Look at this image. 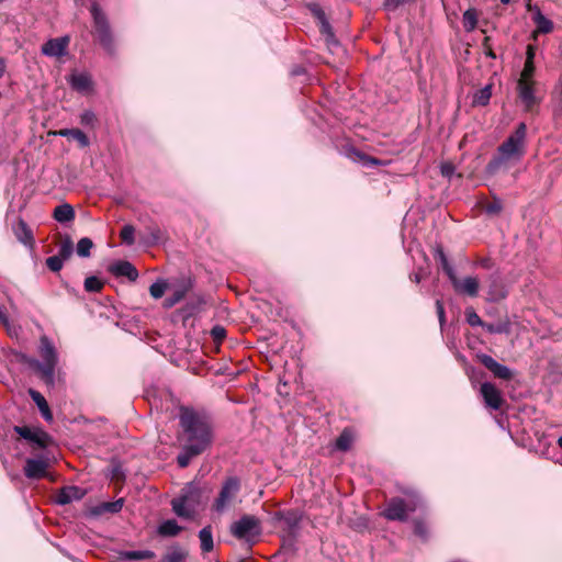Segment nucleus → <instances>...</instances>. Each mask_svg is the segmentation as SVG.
Returning a JSON list of instances; mask_svg holds the SVG:
<instances>
[{
	"label": "nucleus",
	"instance_id": "f257e3e1",
	"mask_svg": "<svg viewBox=\"0 0 562 562\" xmlns=\"http://www.w3.org/2000/svg\"><path fill=\"white\" fill-rule=\"evenodd\" d=\"M180 426L186 436V443L195 453H202L212 441V429L205 417L192 409L182 408Z\"/></svg>",
	"mask_w": 562,
	"mask_h": 562
},
{
	"label": "nucleus",
	"instance_id": "f03ea898",
	"mask_svg": "<svg viewBox=\"0 0 562 562\" xmlns=\"http://www.w3.org/2000/svg\"><path fill=\"white\" fill-rule=\"evenodd\" d=\"M527 125L521 122L514 133L497 148V154L490 160L486 171L490 175L496 173L507 162L519 161L526 154Z\"/></svg>",
	"mask_w": 562,
	"mask_h": 562
},
{
	"label": "nucleus",
	"instance_id": "7ed1b4c3",
	"mask_svg": "<svg viewBox=\"0 0 562 562\" xmlns=\"http://www.w3.org/2000/svg\"><path fill=\"white\" fill-rule=\"evenodd\" d=\"M40 353L43 362L36 359H29L30 367L40 372L42 379L53 385L55 382V369L57 366V352L53 342L47 337L41 338Z\"/></svg>",
	"mask_w": 562,
	"mask_h": 562
},
{
	"label": "nucleus",
	"instance_id": "20e7f679",
	"mask_svg": "<svg viewBox=\"0 0 562 562\" xmlns=\"http://www.w3.org/2000/svg\"><path fill=\"white\" fill-rule=\"evenodd\" d=\"M203 505L202 492L189 484L178 497L171 501L173 513L181 518H193Z\"/></svg>",
	"mask_w": 562,
	"mask_h": 562
},
{
	"label": "nucleus",
	"instance_id": "39448f33",
	"mask_svg": "<svg viewBox=\"0 0 562 562\" xmlns=\"http://www.w3.org/2000/svg\"><path fill=\"white\" fill-rule=\"evenodd\" d=\"M229 531L236 539L254 546L262 533V526L256 516L244 515L231 525Z\"/></svg>",
	"mask_w": 562,
	"mask_h": 562
},
{
	"label": "nucleus",
	"instance_id": "423d86ee",
	"mask_svg": "<svg viewBox=\"0 0 562 562\" xmlns=\"http://www.w3.org/2000/svg\"><path fill=\"white\" fill-rule=\"evenodd\" d=\"M240 481L235 476L226 479L220 490L218 496L213 503V510L223 514L240 503Z\"/></svg>",
	"mask_w": 562,
	"mask_h": 562
},
{
	"label": "nucleus",
	"instance_id": "0eeeda50",
	"mask_svg": "<svg viewBox=\"0 0 562 562\" xmlns=\"http://www.w3.org/2000/svg\"><path fill=\"white\" fill-rule=\"evenodd\" d=\"M90 12L93 19L95 34L103 48L109 52H114V40L110 30V25L105 14L102 12L98 3H92Z\"/></svg>",
	"mask_w": 562,
	"mask_h": 562
},
{
	"label": "nucleus",
	"instance_id": "6e6552de",
	"mask_svg": "<svg viewBox=\"0 0 562 562\" xmlns=\"http://www.w3.org/2000/svg\"><path fill=\"white\" fill-rule=\"evenodd\" d=\"M420 503V498L416 494H412L407 501L403 498H392L385 510L384 516L389 520L405 521L408 513L415 512Z\"/></svg>",
	"mask_w": 562,
	"mask_h": 562
},
{
	"label": "nucleus",
	"instance_id": "1a4fd4ad",
	"mask_svg": "<svg viewBox=\"0 0 562 562\" xmlns=\"http://www.w3.org/2000/svg\"><path fill=\"white\" fill-rule=\"evenodd\" d=\"M537 85L536 80L518 79L517 81L518 97L524 103L526 110H531L539 103V99L536 95Z\"/></svg>",
	"mask_w": 562,
	"mask_h": 562
},
{
	"label": "nucleus",
	"instance_id": "9d476101",
	"mask_svg": "<svg viewBox=\"0 0 562 562\" xmlns=\"http://www.w3.org/2000/svg\"><path fill=\"white\" fill-rule=\"evenodd\" d=\"M274 520L281 524V528L288 537H295L301 522V515L296 510L278 512L274 514Z\"/></svg>",
	"mask_w": 562,
	"mask_h": 562
},
{
	"label": "nucleus",
	"instance_id": "9b49d317",
	"mask_svg": "<svg viewBox=\"0 0 562 562\" xmlns=\"http://www.w3.org/2000/svg\"><path fill=\"white\" fill-rule=\"evenodd\" d=\"M449 280L456 292L460 294L475 297L479 293L480 282L475 277H465L463 279H459L454 273L453 277H451Z\"/></svg>",
	"mask_w": 562,
	"mask_h": 562
},
{
	"label": "nucleus",
	"instance_id": "f8f14e48",
	"mask_svg": "<svg viewBox=\"0 0 562 562\" xmlns=\"http://www.w3.org/2000/svg\"><path fill=\"white\" fill-rule=\"evenodd\" d=\"M481 396L486 405V407L497 411L502 407L504 403V398L502 396L501 391L492 383L484 382L480 387Z\"/></svg>",
	"mask_w": 562,
	"mask_h": 562
},
{
	"label": "nucleus",
	"instance_id": "ddd939ff",
	"mask_svg": "<svg viewBox=\"0 0 562 562\" xmlns=\"http://www.w3.org/2000/svg\"><path fill=\"white\" fill-rule=\"evenodd\" d=\"M69 37L52 38L42 46V54L48 57H61L66 55Z\"/></svg>",
	"mask_w": 562,
	"mask_h": 562
},
{
	"label": "nucleus",
	"instance_id": "4468645a",
	"mask_svg": "<svg viewBox=\"0 0 562 562\" xmlns=\"http://www.w3.org/2000/svg\"><path fill=\"white\" fill-rule=\"evenodd\" d=\"M14 430L25 440L36 443L40 448H45L48 441V435L38 429H32L26 426H15Z\"/></svg>",
	"mask_w": 562,
	"mask_h": 562
},
{
	"label": "nucleus",
	"instance_id": "2eb2a0df",
	"mask_svg": "<svg viewBox=\"0 0 562 562\" xmlns=\"http://www.w3.org/2000/svg\"><path fill=\"white\" fill-rule=\"evenodd\" d=\"M480 361L484 364L493 374L503 380H510L513 378L512 370L497 362L494 358L488 355L479 356Z\"/></svg>",
	"mask_w": 562,
	"mask_h": 562
},
{
	"label": "nucleus",
	"instance_id": "dca6fc26",
	"mask_svg": "<svg viewBox=\"0 0 562 562\" xmlns=\"http://www.w3.org/2000/svg\"><path fill=\"white\" fill-rule=\"evenodd\" d=\"M48 463L44 459H27L24 467V474L29 479H41L46 475Z\"/></svg>",
	"mask_w": 562,
	"mask_h": 562
},
{
	"label": "nucleus",
	"instance_id": "f3484780",
	"mask_svg": "<svg viewBox=\"0 0 562 562\" xmlns=\"http://www.w3.org/2000/svg\"><path fill=\"white\" fill-rule=\"evenodd\" d=\"M190 284L187 282H181L179 284H169V291H171V294L167 296L164 301V307L171 308L177 303H179L189 291Z\"/></svg>",
	"mask_w": 562,
	"mask_h": 562
},
{
	"label": "nucleus",
	"instance_id": "a211bd4d",
	"mask_svg": "<svg viewBox=\"0 0 562 562\" xmlns=\"http://www.w3.org/2000/svg\"><path fill=\"white\" fill-rule=\"evenodd\" d=\"M111 273L117 277H126L130 281H136L138 278L137 269L125 260L116 261L110 267Z\"/></svg>",
	"mask_w": 562,
	"mask_h": 562
},
{
	"label": "nucleus",
	"instance_id": "6ab92c4d",
	"mask_svg": "<svg viewBox=\"0 0 562 562\" xmlns=\"http://www.w3.org/2000/svg\"><path fill=\"white\" fill-rule=\"evenodd\" d=\"M85 494V491L78 486H66L57 494L56 502L59 505H66L74 501L81 499Z\"/></svg>",
	"mask_w": 562,
	"mask_h": 562
},
{
	"label": "nucleus",
	"instance_id": "aec40b11",
	"mask_svg": "<svg viewBox=\"0 0 562 562\" xmlns=\"http://www.w3.org/2000/svg\"><path fill=\"white\" fill-rule=\"evenodd\" d=\"M506 295H507V292L505 290V286L501 282V280L497 277H492L490 279V285H488L486 300L488 302H498V301L505 299Z\"/></svg>",
	"mask_w": 562,
	"mask_h": 562
},
{
	"label": "nucleus",
	"instance_id": "412c9836",
	"mask_svg": "<svg viewBox=\"0 0 562 562\" xmlns=\"http://www.w3.org/2000/svg\"><path fill=\"white\" fill-rule=\"evenodd\" d=\"M532 21L536 24V31L533 32V36L537 33L548 34L553 30V23L551 20L546 18L539 7H535V14L532 15Z\"/></svg>",
	"mask_w": 562,
	"mask_h": 562
},
{
	"label": "nucleus",
	"instance_id": "4be33fe9",
	"mask_svg": "<svg viewBox=\"0 0 562 562\" xmlns=\"http://www.w3.org/2000/svg\"><path fill=\"white\" fill-rule=\"evenodd\" d=\"M53 217L58 223H69L75 218V210L70 204L63 203L55 207L53 212Z\"/></svg>",
	"mask_w": 562,
	"mask_h": 562
},
{
	"label": "nucleus",
	"instance_id": "5701e85b",
	"mask_svg": "<svg viewBox=\"0 0 562 562\" xmlns=\"http://www.w3.org/2000/svg\"><path fill=\"white\" fill-rule=\"evenodd\" d=\"M70 85L75 90L86 92L91 88V78L83 72L74 74L70 77Z\"/></svg>",
	"mask_w": 562,
	"mask_h": 562
},
{
	"label": "nucleus",
	"instance_id": "b1692460",
	"mask_svg": "<svg viewBox=\"0 0 562 562\" xmlns=\"http://www.w3.org/2000/svg\"><path fill=\"white\" fill-rule=\"evenodd\" d=\"M14 231H15L16 238L21 243H23L25 245L33 244V241H34L33 233L23 220H19Z\"/></svg>",
	"mask_w": 562,
	"mask_h": 562
},
{
	"label": "nucleus",
	"instance_id": "393cba45",
	"mask_svg": "<svg viewBox=\"0 0 562 562\" xmlns=\"http://www.w3.org/2000/svg\"><path fill=\"white\" fill-rule=\"evenodd\" d=\"M310 9H311L312 13L314 14V16L318 20V22L321 24L322 33L326 34L328 37L331 38L333 32H331L330 24L326 19L325 12L317 4H312L310 7Z\"/></svg>",
	"mask_w": 562,
	"mask_h": 562
},
{
	"label": "nucleus",
	"instance_id": "a878e982",
	"mask_svg": "<svg viewBox=\"0 0 562 562\" xmlns=\"http://www.w3.org/2000/svg\"><path fill=\"white\" fill-rule=\"evenodd\" d=\"M57 134L60 136H64V137H69V138L75 139L76 142L79 143V145L81 147H87L89 145V138L81 130L65 128V130H60Z\"/></svg>",
	"mask_w": 562,
	"mask_h": 562
},
{
	"label": "nucleus",
	"instance_id": "bb28decb",
	"mask_svg": "<svg viewBox=\"0 0 562 562\" xmlns=\"http://www.w3.org/2000/svg\"><path fill=\"white\" fill-rule=\"evenodd\" d=\"M123 507V499L120 498L114 502H105L93 508V514L101 515L104 513L115 514L119 513Z\"/></svg>",
	"mask_w": 562,
	"mask_h": 562
},
{
	"label": "nucleus",
	"instance_id": "cd10ccee",
	"mask_svg": "<svg viewBox=\"0 0 562 562\" xmlns=\"http://www.w3.org/2000/svg\"><path fill=\"white\" fill-rule=\"evenodd\" d=\"M122 560H148L155 558V553L151 550H134V551H122L120 552Z\"/></svg>",
	"mask_w": 562,
	"mask_h": 562
},
{
	"label": "nucleus",
	"instance_id": "c85d7f7f",
	"mask_svg": "<svg viewBox=\"0 0 562 562\" xmlns=\"http://www.w3.org/2000/svg\"><path fill=\"white\" fill-rule=\"evenodd\" d=\"M199 539L201 542V550L203 552H210L213 550V535L210 526H206L200 530Z\"/></svg>",
	"mask_w": 562,
	"mask_h": 562
},
{
	"label": "nucleus",
	"instance_id": "c756f323",
	"mask_svg": "<svg viewBox=\"0 0 562 562\" xmlns=\"http://www.w3.org/2000/svg\"><path fill=\"white\" fill-rule=\"evenodd\" d=\"M353 442V435L349 429H344L336 439L335 448L339 451H348Z\"/></svg>",
	"mask_w": 562,
	"mask_h": 562
},
{
	"label": "nucleus",
	"instance_id": "7c9ffc66",
	"mask_svg": "<svg viewBox=\"0 0 562 562\" xmlns=\"http://www.w3.org/2000/svg\"><path fill=\"white\" fill-rule=\"evenodd\" d=\"M181 531V527L175 519H168L162 521L158 527V532L161 536L173 537Z\"/></svg>",
	"mask_w": 562,
	"mask_h": 562
},
{
	"label": "nucleus",
	"instance_id": "2f4dec72",
	"mask_svg": "<svg viewBox=\"0 0 562 562\" xmlns=\"http://www.w3.org/2000/svg\"><path fill=\"white\" fill-rule=\"evenodd\" d=\"M462 24L467 32H472L477 25V12L475 9L470 8L464 11L462 16Z\"/></svg>",
	"mask_w": 562,
	"mask_h": 562
},
{
	"label": "nucleus",
	"instance_id": "473e14b6",
	"mask_svg": "<svg viewBox=\"0 0 562 562\" xmlns=\"http://www.w3.org/2000/svg\"><path fill=\"white\" fill-rule=\"evenodd\" d=\"M492 97V85H486L482 89L477 90L473 97V103L475 105H486Z\"/></svg>",
	"mask_w": 562,
	"mask_h": 562
},
{
	"label": "nucleus",
	"instance_id": "72a5a7b5",
	"mask_svg": "<svg viewBox=\"0 0 562 562\" xmlns=\"http://www.w3.org/2000/svg\"><path fill=\"white\" fill-rule=\"evenodd\" d=\"M168 289L169 283L164 279H159L149 286V293L154 299L157 300L162 297Z\"/></svg>",
	"mask_w": 562,
	"mask_h": 562
},
{
	"label": "nucleus",
	"instance_id": "f704fd0d",
	"mask_svg": "<svg viewBox=\"0 0 562 562\" xmlns=\"http://www.w3.org/2000/svg\"><path fill=\"white\" fill-rule=\"evenodd\" d=\"M93 248V241L89 237H83L77 243L76 251L79 257H90L91 249Z\"/></svg>",
	"mask_w": 562,
	"mask_h": 562
},
{
	"label": "nucleus",
	"instance_id": "c9c22d12",
	"mask_svg": "<svg viewBox=\"0 0 562 562\" xmlns=\"http://www.w3.org/2000/svg\"><path fill=\"white\" fill-rule=\"evenodd\" d=\"M200 453L193 452L189 446L184 445L182 451L177 457V462L180 468H186L189 465L192 458L199 456Z\"/></svg>",
	"mask_w": 562,
	"mask_h": 562
},
{
	"label": "nucleus",
	"instance_id": "e433bc0d",
	"mask_svg": "<svg viewBox=\"0 0 562 562\" xmlns=\"http://www.w3.org/2000/svg\"><path fill=\"white\" fill-rule=\"evenodd\" d=\"M436 258L439 260L442 270L446 272L448 278L450 279L456 273L453 267L449 263L448 258L441 248L436 249L435 254Z\"/></svg>",
	"mask_w": 562,
	"mask_h": 562
},
{
	"label": "nucleus",
	"instance_id": "4c0bfd02",
	"mask_svg": "<svg viewBox=\"0 0 562 562\" xmlns=\"http://www.w3.org/2000/svg\"><path fill=\"white\" fill-rule=\"evenodd\" d=\"M74 252V244L69 237H66L58 247V254L61 259L67 260Z\"/></svg>",
	"mask_w": 562,
	"mask_h": 562
},
{
	"label": "nucleus",
	"instance_id": "58836bf2",
	"mask_svg": "<svg viewBox=\"0 0 562 562\" xmlns=\"http://www.w3.org/2000/svg\"><path fill=\"white\" fill-rule=\"evenodd\" d=\"M483 327L491 334H507L510 330V325L508 322H501L497 324L484 323Z\"/></svg>",
	"mask_w": 562,
	"mask_h": 562
},
{
	"label": "nucleus",
	"instance_id": "ea45409f",
	"mask_svg": "<svg viewBox=\"0 0 562 562\" xmlns=\"http://www.w3.org/2000/svg\"><path fill=\"white\" fill-rule=\"evenodd\" d=\"M121 239L126 245H133L135 243V228L134 226L127 224L125 225L121 233H120Z\"/></svg>",
	"mask_w": 562,
	"mask_h": 562
},
{
	"label": "nucleus",
	"instance_id": "a19ab883",
	"mask_svg": "<svg viewBox=\"0 0 562 562\" xmlns=\"http://www.w3.org/2000/svg\"><path fill=\"white\" fill-rule=\"evenodd\" d=\"M465 318L468 324L472 327L484 326V322L481 319V317L477 315L473 307L465 308Z\"/></svg>",
	"mask_w": 562,
	"mask_h": 562
},
{
	"label": "nucleus",
	"instance_id": "79ce46f5",
	"mask_svg": "<svg viewBox=\"0 0 562 562\" xmlns=\"http://www.w3.org/2000/svg\"><path fill=\"white\" fill-rule=\"evenodd\" d=\"M503 210V203L501 199L494 198L492 202L484 205V211L490 215H498Z\"/></svg>",
	"mask_w": 562,
	"mask_h": 562
},
{
	"label": "nucleus",
	"instance_id": "37998d69",
	"mask_svg": "<svg viewBox=\"0 0 562 562\" xmlns=\"http://www.w3.org/2000/svg\"><path fill=\"white\" fill-rule=\"evenodd\" d=\"M102 286L103 282L97 277H88L85 280V290L88 292H98Z\"/></svg>",
	"mask_w": 562,
	"mask_h": 562
},
{
	"label": "nucleus",
	"instance_id": "c03bdc74",
	"mask_svg": "<svg viewBox=\"0 0 562 562\" xmlns=\"http://www.w3.org/2000/svg\"><path fill=\"white\" fill-rule=\"evenodd\" d=\"M535 71H536L535 61L526 60V61H525L524 69H522V71H521V74H520L519 79H525V80H535V79H533V77H535Z\"/></svg>",
	"mask_w": 562,
	"mask_h": 562
},
{
	"label": "nucleus",
	"instance_id": "a18cd8bd",
	"mask_svg": "<svg viewBox=\"0 0 562 562\" xmlns=\"http://www.w3.org/2000/svg\"><path fill=\"white\" fill-rule=\"evenodd\" d=\"M64 259H61L59 256H50L46 259V266L49 270L54 272H58L63 266H64Z\"/></svg>",
	"mask_w": 562,
	"mask_h": 562
},
{
	"label": "nucleus",
	"instance_id": "49530a36",
	"mask_svg": "<svg viewBox=\"0 0 562 562\" xmlns=\"http://www.w3.org/2000/svg\"><path fill=\"white\" fill-rule=\"evenodd\" d=\"M187 553L180 549H175L165 555V562H182Z\"/></svg>",
	"mask_w": 562,
	"mask_h": 562
},
{
	"label": "nucleus",
	"instance_id": "de8ad7c7",
	"mask_svg": "<svg viewBox=\"0 0 562 562\" xmlns=\"http://www.w3.org/2000/svg\"><path fill=\"white\" fill-rule=\"evenodd\" d=\"M29 394L31 398L34 401V403L37 405L38 409L42 411L44 407L48 406L47 401L45 397L35 390H30Z\"/></svg>",
	"mask_w": 562,
	"mask_h": 562
},
{
	"label": "nucleus",
	"instance_id": "09e8293b",
	"mask_svg": "<svg viewBox=\"0 0 562 562\" xmlns=\"http://www.w3.org/2000/svg\"><path fill=\"white\" fill-rule=\"evenodd\" d=\"M414 532H415L416 536H418L423 540H426L428 538V528L420 520H415L414 521Z\"/></svg>",
	"mask_w": 562,
	"mask_h": 562
},
{
	"label": "nucleus",
	"instance_id": "8fccbe9b",
	"mask_svg": "<svg viewBox=\"0 0 562 562\" xmlns=\"http://www.w3.org/2000/svg\"><path fill=\"white\" fill-rule=\"evenodd\" d=\"M436 311L438 315V319L440 323V327L442 328L446 323V314H445V307L441 300L436 301Z\"/></svg>",
	"mask_w": 562,
	"mask_h": 562
},
{
	"label": "nucleus",
	"instance_id": "3c124183",
	"mask_svg": "<svg viewBox=\"0 0 562 562\" xmlns=\"http://www.w3.org/2000/svg\"><path fill=\"white\" fill-rule=\"evenodd\" d=\"M211 335L215 341H221L226 336V330L222 326H214L211 330Z\"/></svg>",
	"mask_w": 562,
	"mask_h": 562
},
{
	"label": "nucleus",
	"instance_id": "603ef678",
	"mask_svg": "<svg viewBox=\"0 0 562 562\" xmlns=\"http://www.w3.org/2000/svg\"><path fill=\"white\" fill-rule=\"evenodd\" d=\"M407 1L408 0H384V5L387 10H395Z\"/></svg>",
	"mask_w": 562,
	"mask_h": 562
},
{
	"label": "nucleus",
	"instance_id": "864d4df0",
	"mask_svg": "<svg viewBox=\"0 0 562 562\" xmlns=\"http://www.w3.org/2000/svg\"><path fill=\"white\" fill-rule=\"evenodd\" d=\"M535 56H536V48L533 45H528L527 46V52H526V60H531V61H535Z\"/></svg>",
	"mask_w": 562,
	"mask_h": 562
},
{
	"label": "nucleus",
	"instance_id": "5fc2aeb1",
	"mask_svg": "<svg viewBox=\"0 0 562 562\" xmlns=\"http://www.w3.org/2000/svg\"><path fill=\"white\" fill-rule=\"evenodd\" d=\"M43 418L46 420V422H52L53 420V414L49 409V406H46L44 407L42 411H40Z\"/></svg>",
	"mask_w": 562,
	"mask_h": 562
},
{
	"label": "nucleus",
	"instance_id": "6e6d98bb",
	"mask_svg": "<svg viewBox=\"0 0 562 562\" xmlns=\"http://www.w3.org/2000/svg\"><path fill=\"white\" fill-rule=\"evenodd\" d=\"M93 120V113L92 112H86L81 116L82 123H89Z\"/></svg>",
	"mask_w": 562,
	"mask_h": 562
},
{
	"label": "nucleus",
	"instance_id": "4d7b16f0",
	"mask_svg": "<svg viewBox=\"0 0 562 562\" xmlns=\"http://www.w3.org/2000/svg\"><path fill=\"white\" fill-rule=\"evenodd\" d=\"M442 175L449 176L452 172L451 166H442L441 168Z\"/></svg>",
	"mask_w": 562,
	"mask_h": 562
},
{
	"label": "nucleus",
	"instance_id": "13d9d810",
	"mask_svg": "<svg viewBox=\"0 0 562 562\" xmlns=\"http://www.w3.org/2000/svg\"><path fill=\"white\" fill-rule=\"evenodd\" d=\"M4 70H5V61L3 58H0V78L4 74Z\"/></svg>",
	"mask_w": 562,
	"mask_h": 562
},
{
	"label": "nucleus",
	"instance_id": "bf43d9fd",
	"mask_svg": "<svg viewBox=\"0 0 562 562\" xmlns=\"http://www.w3.org/2000/svg\"><path fill=\"white\" fill-rule=\"evenodd\" d=\"M364 164H366L367 166H372V165H378V164H379V161H378L376 159H374V158H366Z\"/></svg>",
	"mask_w": 562,
	"mask_h": 562
},
{
	"label": "nucleus",
	"instance_id": "052dcab7",
	"mask_svg": "<svg viewBox=\"0 0 562 562\" xmlns=\"http://www.w3.org/2000/svg\"><path fill=\"white\" fill-rule=\"evenodd\" d=\"M420 279H422V277H420V274H419L418 272L413 273V274L411 276V280H413V281H414V282H416V283H419V282H420Z\"/></svg>",
	"mask_w": 562,
	"mask_h": 562
},
{
	"label": "nucleus",
	"instance_id": "680f3d73",
	"mask_svg": "<svg viewBox=\"0 0 562 562\" xmlns=\"http://www.w3.org/2000/svg\"><path fill=\"white\" fill-rule=\"evenodd\" d=\"M535 7L532 3H531V0H528L527 4H526V8L529 12H532L535 14Z\"/></svg>",
	"mask_w": 562,
	"mask_h": 562
},
{
	"label": "nucleus",
	"instance_id": "e2e57ef3",
	"mask_svg": "<svg viewBox=\"0 0 562 562\" xmlns=\"http://www.w3.org/2000/svg\"><path fill=\"white\" fill-rule=\"evenodd\" d=\"M558 445L560 448H562V436L558 439Z\"/></svg>",
	"mask_w": 562,
	"mask_h": 562
},
{
	"label": "nucleus",
	"instance_id": "0e129e2a",
	"mask_svg": "<svg viewBox=\"0 0 562 562\" xmlns=\"http://www.w3.org/2000/svg\"><path fill=\"white\" fill-rule=\"evenodd\" d=\"M502 3L507 4L510 2V0H501Z\"/></svg>",
	"mask_w": 562,
	"mask_h": 562
},
{
	"label": "nucleus",
	"instance_id": "69168bd1",
	"mask_svg": "<svg viewBox=\"0 0 562 562\" xmlns=\"http://www.w3.org/2000/svg\"><path fill=\"white\" fill-rule=\"evenodd\" d=\"M300 74V69H296L295 71H293V75H299Z\"/></svg>",
	"mask_w": 562,
	"mask_h": 562
},
{
	"label": "nucleus",
	"instance_id": "338daca9",
	"mask_svg": "<svg viewBox=\"0 0 562 562\" xmlns=\"http://www.w3.org/2000/svg\"><path fill=\"white\" fill-rule=\"evenodd\" d=\"M300 74V69H296L295 71H293V75H299Z\"/></svg>",
	"mask_w": 562,
	"mask_h": 562
},
{
	"label": "nucleus",
	"instance_id": "774afa93",
	"mask_svg": "<svg viewBox=\"0 0 562 562\" xmlns=\"http://www.w3.org/2000/svg\"><path fill=\"white\" fill-rule=\"evenodd\" d=\"M488 56H491L493 58L495 57V55L492 52L488 53Z\"/></svg>",
	"mask_w": 562,
	"mask_h": 562
}]
</instances>
